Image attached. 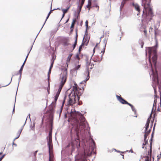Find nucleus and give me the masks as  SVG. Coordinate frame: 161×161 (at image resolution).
Segmentation results:
<instances>
[{
	"mask_svg": "<svg viewBox=\"0 0 161 161\" xmlns=\"http://www.w3.org/2000/svg\"><path fill=\"white\" fill-rule=\"evenodd\" d=\"M151 0H142V6L143 7V10L142 15L147 21L150 22L154 16L152 9L150 7V3ZM149 23V22H148Z\"/></svg>",
	"mask_w": 161,
	"mask_h": 161,
	"instance_id": "3",
	"label": "nucleus"
},
{
	"mask_svg": "<svg viewBox=\"0 0 161 161\" xmlns=\"http://www.w3.org/2000/svg\"><path fill=\"white\" fill-rule=\"evenodd\" d=\"M94 6L97 8V11H98L99 10V6L97 4H96L94 5Z\"/></svg>",
	"mask_w": 161,
	"mask_h": 161,
	"instance_id": "34",
	"label": "nucleus"
},
{
	"mask_svg": "<svg viewBox=\"0 0 161 161\" xmlns=\"http://www.w3.org/2000/svg\"><path fill=\"white\" fill-rule=\"evenodd\" d=\"M52 134V129H51L49 131L48 136L47 137V142L49 149V153H50V151L51 150H52L53 149Z\"/></svg>",
	"mask_w": 161,
	"mask_h": 161,
	"instance_id": "6",
	"label": "nucleus"
},
{
	"mask_svg": "<svg viewBox=\"0 0 161 161\" xmlns=\"http://www.w3.org/2000/svg\"><path fill=\"white\" fill-rule=\"evenodd\" d=\"M75 22H76V20L75 19H74L73 20L72 22H73V23H74Z\"/></svg>",
	"mask_w": 161,
	"mask_h": 161,
	"instance_id": "57",
	"label": "nucleus"
},
{
	"mask_svg": "<svg viewBox=\"0 0 161 161\" xmlns=\"http://www.w3.org/2000/svg\"><path fill=\"white\" fill-rule=\"evenodd\" d=\"M94 64L91 63L90 62H89L88 59H87L86 60V69H91L93 67L92 66H94Z\"/></svg>",
	"mask_w": 161,
	"mask_h": 161,
	"instance_id": "11",
	"label": "nucleus"
},
{
	"mask_svg": "<svg viewBox=\"0 0 161 161\" xmlns=\"http://www.w3.org/2000/svg\"><path fill=\"white\" fill-rule=\"evenodd\" d=\"M35 123H34L33 124V125H31L30 126V128L31 129L33 130H35Z\"/></svg>",
	"mask_w": 161,
	"mask_h": 161,
	"instance_id": "22",
	"label": "nucleus"
},
{
	"mask_svg": "<svg viewBox=\"0 0 161 161\" xmlns=\"http://www.w3.org/2000/svg\"><path fill=\"white\" fill-rule=\"evenodd\" d=\"M14 142H13V145H14L15 146V147H16L17 146V144H16V143H15Z\"/></svg>",
	"mask_w": 161,
	"mask_h": 161,
	"instance_id": "44",
	"label": "nucleus"
},
{
	"mask_svg": "<svg viewBox=\"0 0 161 161\" xmlns=\"http://www.w3.org/2000/svg\"><path fill=\"white\" fill-rule=\"evenodd\" d=\"M72 55V54H69L68 58H67V63H66V64L67 65V66H68V63H69L70 62V61L71 59V57Z\"/></svg>",
	"mask_w": 161,
	"mask_h": 161,
	"instance_id": "14",
	"label": "nucleus"
},
{
	"mask_svg": "<svg viewBox=\"0 0 161 161\" xmlns=\"http://www.w3.org/2000/svg\"><path fill=\"white\" fill-rule=\"evenodd\" d=\"M154 93H155V94H156V89H155L154 88Z\"/></svg>",
	"mask_w": 161,
	"mask_h": 161,
	"instance_id": "62",
	"label": "nucleus"
},
{
	"mask_svg": "<svg viewBox=\"0 0 161 161\" xmlns=\"http://www.w3.org/2000/svg\"><path fill=\"white\" fill-rule=\"evenodd\" d=\"M12 78H11L10 82L8 84H7V85H6V86H6L8 85L11 82L12 80Z\"/></svg>",
	"mask_w": 161,
	"mask_h": 161,
	"instance_id": "50",
	"label": "nucleus"
},
{
	"mask_svg": "<svg viewBox=\"0 0 161 161\" xmlns=\"http://www.w3.org/2000/svg\"><path fill=\"white\" fill-rule=\"evenodd\" d=\"M69 115V119H71L72 127L70 131V134L72 137H74L75 141L78 144H76L78 154L80 156L78 161H87L86 157L91 155L92 151L95 147V142L93 139L91 140V143L88 147H86V145L84 147V151L81 152L80 147V137L84 138L86 134L89 133V128L87 124L86 125L87 122L83 116L79 112L76 111L73 112L71 111Z\"/></svg>",
	"mask_w": 161,
	"mask_h": 161,
	"instance_id": "1",
	"label": "nucleus"
},
{
	"mask_svg": "<svg viewBox=\"0 0 161 161\" xmlns=\"http://www.w3.org/2000/svg\"><path fill=\"white\" fill-rule=\"evenodd\" d=\"M53 105H54V104H53V103H52V104H51V105H50V107L53 106V108H52V109L53 108Z\"/></svg>",
	"mask_w": 161,
	"mask_h": 161,
	"instance_id": "53",
	"label": "nucleus"
},
{
	"mask_svg": "<svg viewBox=\"0 0 161 161\" xmlns=\"http://www.w3.org/2000/svg\"><path fill=\"white\" fill-rule=\"evenodd\" d=\"M27 118L26 119V120L25 122V124H24V125H23V126L21 127V129H20L19 130H20L21 129H22V130L23 129V126L25 125V123H26V120H27Z\"/></svg>",
	"mask_w": 161,
	"mask_h": 161,
	"instance_id": "48",
	"label": "nucleus"
},
{
	"mask_svg": "<svg viewBox=\"0 0 161 161\" xmlns=\"http://www.w3.org/2000/svg\"><path fill=\"white\" fill-rule=\"evenodd\" d=\"M116 98L117 100L121 103L122 104H128L129 103H128L127 101L125 100L124 99H123L122 97H121V96H119L118 95H116Z\"/></svg>",
	"mask_w": 161,
	"mask_h": 161,
	"instance_id": "7",
	"label": "nucleus"
},
{
	"mask_svg": "<svg viewBox=\"0 0 161 161\" xmlns=\"http://www.w3.org/2000/svg\"><path fill=\"white\" fill-rule=\"evenodd\" d=\"M77 33L76 32V37H75V43H74V44H76L77 42Z\"/></svg>",
	"mask_w": 161,
	"mask_h": 161,
	"instance_id": "31",
	"label": "nucleus"
},
{
	"mask_svg": "<svg viewBox=\"0 0 161 161\" xmlns=\"http://www.w3.org/2000/svg\"><path fill=\"white\" fill-rule=\"evenodd\" d=\"M75 25V23H73V22H72V24L71 25V28H73Z\"/></svg>",
	"mask_w": 161,
	"mask_h": 161,
	"instance_id": "36",
	"label": "nucleus"
},
{
	"mask_svg": "<svg viewBox=\"0 0 161 161\" xmlns=\"http://www.w3.org/2000/svg\"><path fill=\"white\" fill-rule=\"evenodd\" d=\"M52 150H51V151H50V153H49V154H50V158H49V161H51V159H50V154H51V153L52 152Z\"/></svg>",
	"mask_w": 161,
	"mask_h": 161,
	"instance_id": "51",
	"label": "nucleus"
},
{
	"mask_svg": "<svg viewBox=\"0 0 161 161\" xmlns=\"http://www.w3.org/2000/svg\"><path fill=\"white\" fill-rule=\"evenodd\" d=\"M87 28H86V31H85V36L87 35Z\"/></svg>",
	"mask_w": 161,
	"mask_h": 161,
	"instance_id": "43",
	"label": "nucleus"
},
{
	"mask_svg": "<svg viewBox=\"0 0 161 161\" xmlns=\"http://www.w3.org/2000/svg\"><path fill=\"white\" fill-rule=\"evenodd\" d=\"M145 126H146V127H145V132H146L149 127V125L146 124Z\"/></svg>",
	"mask_w": 161,
	"mask_h": 161,
	"instance_id": "27",
	"label": "nucleus"
},
{
	"mask_svg": "<svg viewBox=\"0 0 161 161\" xmlns=\"http://www.w3.org/2000/svg\"><path fill=\"white\" fill-rule=\"evenodd\" d=\"M23 68V67H21V68L19 71V74L20 75H22V71Z\"/></svg>",
	"mask_w": 161,
	"mask_h": 161,
	"instance_id": "23",
	"label": "nucleus"
},
{
	"mask_svg": "<svg viewBox=\"0 0 161 161\" xmlns=\"http://www.w3.org/2000/svg\"><path fill=\"white\" fill-rule=\"evenodd\" d=\"M151 128H150L148 130H147L146 132L145 131V133L146 134H147V135H148L150 133L151 131Z\"/></svg>",
	"mask_w": 161,
	"mask_h": 161,
	"instance_id": "29",
	"label": "nucleus"
},
{
	"mask_svg": "<svg viewBox=\"0 0 161 161\" xmlns=\"http://www.w3.org/2000/svg\"><path fill=\"white\" fill-rule=\"evenodd\" d=\"M69 18L66 21L65 23H67V22H68L69 20Z\"/></svg>",
	"mask_w": 161,
	"mask_h": 161,
	"instance_id": "64",
	"label": "nucleus"
},
{
	"mask_svg": "<svg viewBox=\"0 0 161 161\" xmlns=\"http://www.w3.org/2000/svg\"><path fill=\"white\" fill-rule=\"evenodd\" d=\"M47 92H48V94H49V89H47Z\"/></svg>",
	"mask_w": 161,
	"mask_h": 161,
	"instance_id": "61",
	"label": "nucleus"
},
{
	"mask_svg": "<svg viewBox=\"0 0 161 161\" xmlns=\"http://www.w3.org/2000/svg\"><path fill=\"white\" fill-rule=\"evenodd\" d=\"M84 1H81V2L80 3V5L81 6H82L83 5V4H84Z\"/></svg>",
	"mask_w": 161,
	"mask_h": 161,
	"instance_id": "33",
	"label": "nucleus"
},
{
	"mask_svg": "<svg viewBox=\"0 0 161 161\" xmlns=\"http://www.w3.org/2000/svg\"><path fill=\"white\" fill-rule=\"evenodd\" d=\"M143 31H144V34L145 35H146L147 34V30L145 29H144Z\"/></svg>",
	"mask_w": 161,
	"mask_h": 161,
	"instance_id": "41",
	"label": "nucleus"
},
{
	"mask_svg": "<svg viewBox=\"0 0 161 161\" xmlns=\"http://www.w3.org/2000/svg\"><path fill=\"white\" fill-rule=\"evenodd\" d=\"M148 135L147 134H146L145 133L144 134V142L143 143V145H145L146 144H147V136Z\"/></svg>",
	"mask_w": 161,
	"mask_h": 161,
	"instance_id": "13",
	"label": "nucleus"
},
{
	"mask_svg": "<svg viewBox=\"0 0 161 161\" xmlns=\"http://www.w3.org/2000/svg\"><path fill=\"white\" fill-rule=\"evenodd\" d=\"M53 63H54V60L52 62V63H51V65L50 67V69H52V68L53 67Z\"/></svg>",
	"mask_w": 161,
	"mask_h": 161,
	"instance_id": "32",
	"label": "nucleus"
},
{
	"mask_svg": "<svg viewBox=\"0 0 161 161\" xmlns=\"http://www.w3.org/2000/svg\"><path fill=\"white\" fill-rule=\"evenodd\" d=\"M93 61L94 62H100L101 61V60H100L97 58L94 60Z\"/></svg>",
	"mask_w": 161,
	"mask_h": 161,
	"instance_id": "30",
	"label": "nucleus"
},
{
	"mask_svg": "<svg viewBox=\"0 0 161 161\" xmlns=\"http://www.w3.org/2000/svg\"><path fill=\"white\" fill-rule=\"evenodd\" d=\"M73 89L69 95V103L70 105L75 103L76 101H78L79 99V97L77 94V88L76 84L75 86H73Z\"/></svg>",
	"mask_w": 161,
	"mask_h": 161,
	"instance_id": "4",
	"label": "nucleus"
},
{
	"mask_svg": "<svg viewBox=\"0 0 161 161\" xmlns=\"http://www.w3.org/2000/svg\"><path fill=\"white\" fill-rule=\"evenodd\" d=\"M85 37V36H84L83 37V41H82V42L81 44L79 47V52H80V51H81V49H82V46L84 45V41Z\"/></svg>",
	"mask_w": 161,
	"mask_h": 161,
	"instance_id": "16",
	"label": "nucleus"
},
{
	"mask_svg": "<svg viewBox=\"0 0 161 161\" xmlns=\"http://www.w3.org/2000/svg\"><path fill=\"white\" fill-rule=\"evenodd\" d=\"M67 75V71L66 69H65L63 71L60 75V84L57 92L60 93L62 88L66 81Z\"/></svg>",
	"mask_w": 161,
	"mask_h": 161,
	"instance_id": "5",
	"label": "nucleus"
},
{
	"mask_svg": "<svg viewBox=\"0 0 161 161\" xmlns=\"http://www.w3.org/2000/svg\"><path fill=\"white\" fill-rule=\"evenodd\" d=\"M64 45L65 46H67L69 45L68 41L67 40L63 42Z\"/></svg>",
	"mask_w": 161,
	"mask_h": 161,
	"instance_id": "21",
	"label": "nucleus"
},
{
	"mask_svg": "<svg viewBox=\"0 0 161 161\" xmlns=\"http://www.w3.org/2000/svg\"><path fill=\"white\" fill-rule=\"evenodd\" d=\"M14 107H15V105L14 106V108H13V112H12L13 113H14Z\"/></svg>",
	"mask_w": 161,
	"mask_h": 161,
	"instance_id": "54",
	"label": "nucleus"
},
{
	"mask_svg": "<svg viewBox=\"0 0 161 161\" xmlns=\"http://www.w3.org/2000/svg\"><path fill=\"white\" fill-rule=\"evenodd\" d=\"M37 151H36L34 152V156H36V153H37Z\"/></svg>",
	"mask_w": 161,
	"mask_h": 161,
	"instance_id": "49",
	"label": "nucleus"
},
{
	"mask_svg": "<svg viewBox=\"0 0 161 161\" xmlns=\"http://www.w3.org/2000/svg\"><path fill=\"white\" fill-rule=\"evenodd\" d=\"M62 11H63V13H64V14H65V13H66L68 11V10L66 9H62Z\"/></svg>",
	"mask_w": 161,
	"mask_h": 161,
	"instance_id": "26",
	"label": "nucleus"
},
{
	"mask_svg": "<svg viewBox=\"0 0 161 161\" xmlns=\"http://www.w3.org/2000/svg\"><path fill=\"white\" fill-rule=\"evenodd\" d=\"M76 58L78 59L79 60L80 59V58L78 54H77L76 56Z\"/></svg>",
	"mask_w": 161,
	"mask_h": 161,
	"instance_id": "39",
	"label": "nucleus"
},
{
	"mask_svg": "<svg viewBox=\"0 0 161 161\" xmlns=\"http://www.w3.org/2000/svg\"><path fill=\"white\" fill-rule=\"evenodd\" d=\"M157 46V43H156V45L153 47H147L146 48V54L147 53L149 55V60L151 66L152 72L151 76H152V79L156 83L158 84L159 80L158 79V75L157 71H154L152 67V64L151 62L150 58L153 55L152 58L153 64L155 69L156 68L157 59V56L156 48Z\"/></svg>",
	"mask_w": 161,
	"mask_h": 161,
	"instance_id": "2",
	"label": "nucleus"
},
{
	"mask_svg": "<svg viewBox=\"0 0 161 161\" xmlns=\"http://www.w3.org/2000/svg\"><path fill=\"white\" fill-rule=\"evenodd\" d=\"M80 64H78L77 65L76 64H75V67L71 71V72L72 73V72H73L74 73V75H76L77 73V70L80 68Z\"/></svg>",
	"mask_w": 161,
	"mask_h": 161,
	"instance_id": "9",
	"label": "nucleus"
},
{
	"mask_svg": "<svg viewBox=\"0 0 161 161\" xmlns=\"http://www.w3.org/2000/svg\"><path fill=\"white\" fill-rule=\"evenodd\" d=\"M82 7V6L80 5V3H79L77 8L79 9V12L81 11Z\"/></svg>",
	"mask_w": 161,
	"mask_h": 161,
	"instance_id": "24",
	"label": "nucleus"
},
{
	"mask_svg": "<svg viewBox=\"0 0 161 161\" xmlns=\"http://www.w3.org/2000/svg\"><path fill=\"white\" fill-rule=\"evenodd\" d=\"M150 121V118H148L147 120V122H146V124L149 125Z\"/></svg>",
	"mask_w": 161,
	"mask_h": 161,
	"instance_id": "28",
	"label": "nucleus"
},
{
	"mask_svg": "<svg viewBox=\"0 0 161 161\" xmlns=\"http://www.w3.org/2000/svg\"><path fill=\"white\" fill-rule=\"evenodd\" d=\"M76 44H74L73 45V49H74V48H75V47H76Z\"/></svg>",
	"mask_w": 161,
	"mask_h": 161,
	"instance_id": "47",
	"label": "nucleus"
},
{
	"mask_svg": "<svg viewBox=\"0 0 161 161\" xmlns=\"http://www.w3.org/2000/svg\"><path fill=\"white\" fill-rule=\"evenodd\" d=\"M114 150H115V151H116L117 152H118V153H119V152H121V153H123V152H120V151H117V150H116V149H114Z\"/></svg>",
	"mask_w": 161,
	"mask_h": 161,
	"instance_id": "46",
	"label": "nucleus"
},
{
	"mask_svg": "<svg viewBox=\"0 0 161 161\" xmlns=\"http://www.w3.org/2000/svg\"><path fill=\"white\" fill-rule=\"evenodd\" d=\"M141 47L142 48H143V44H144L143 42H141Z\"/></svg>",
	"mask_w": 161,
	"mask_h": 161,
	"instance_id": "40",
	"label": "nucleus"
},
{
	"mask_svg": "<svg viewBox=\"0 0 161 161\" xmlns=\"http://www.w3.org/2000/svg\"><path fill=\"white\" fill-rule=\"evenodd\" d=\"M58 98V97H55L54 101L55 102L57 101Z\"/></svg>",
	"mask_w": 161,
	"mask_h": 161,
	"instance_id": "45",
	"label": "nucleus"
},
{
	"mask_svg": "<svg viewBox=\"0 0 161 161\" xmlns=\"http://www.w3.org/2000/svg\"><path fill=\"white\" fill-rule=\"evenodd\" d=\"M52 3H51V10L49 12L47 18H46V19L45 20V21L44 22V24L42 26V28H41V30H40L39 32L38 33V34L36 36L37 37L38 36V34L40 32V31H41V30H42V28H43V27L44 24H45L47 19H48L50 14H51V13H52V12L53 11H54V10H56V9H53V10H52L51 9V8H52Z\"/></svg>",
	"mask_w": 161,
	"mask_h": 161,
	"instance_id": "10",
	"label": "nucleus"
},
{
	"mask_svg": "<svg viewBox=\"0 0 161 161\" xmlns=\"http://www.w3.org/2000/svg\"><path fill=\"white\" fill-rule=\"evenodd\" d=\"M28 116H29V119H30V120H31V118H30V114H28Z\"/></svg>",
	"mask_w": 161,
	"mask_h": 161,
	"instance_id": "55",
	"label": "nucleus"
},
{
	"mask_svg": "<svg viewBox=\"0 0 161 161\" xmlns=\"http://www.w3.org/2000/svg\"><path fill=\"white\" fill-rule=\"evenodd\" d=\"M107 40H106L105 38L103 40V43L104 44V51H103V53H104L105 52V47L107 44Z\"/></svg>",
	"mask_w": 161,
	"mask_h": 161,
	"instance_id": "17",
	"label": "nucleus"
},
{
	"mask_svg": "<svg viewBox=\"0 0 161 161\" xmlns=\"http://www.w3.org/2000/svg\"><path fill=\"white\" fill-rule=\"evenodd\" d=\"M80 12H79V10H78V14L77 17H78L79 16V14H80Z\"/></svg>",
	"mask_w": 161,
	"mask_h": 161,
	"instance_id": "52",
	"label": "nucleus"
},
{
	"mask_svg": "<svg viewBox=\"0 0 161 161\" xmlns=\"http://www.w3.org/2000/svg\"><path fill=\"white\" fill-rule=\"evenodd\" d=\"M103 55L102 54V56H101V60H101V61L102 60V59H103Z\"/></svg>",
	"mask_w": 161,
	"mask_h": 161,
	"instance_id": "59",
	"label": "nucleus"
},
{
	"mask_svg": "<svg viewBox=\"0 0 161 161\" xmlns=\"http://www.w3.org/2000/svg\"><path fill=\"white\" fill-rule=\"evenodd\" d=\"M132 5L135 9L138 12H139L140 11V8L139 5L136 3H132Z\"/></svg>",
	"mask_w": 161,
	"mask_h": 161,
	"instance_id": "12",
	"label": "nucleus"
},
{
	"mask_svg": "<svg viewBox=\"0 0 161 161\" xmlns=\"http://www.w3.org/2000/svg\"><path fill=\"white\" fill-rule=\"evenodd\" d=\"M70 6H69V7H68L66 8V9H67L68 10H69V8H70Z\"/></svg>",
	"mask_w": 161,
	"mask_h": 161,
	"instance_id": "56",
	"label": "nucleus"
},
{
	"mask_svg": "<svg viewBox=\"0 0 161 161\" xmlns=\"http://www.w3.org/2000/svg\"><path fill=\"white\" fill-rule=\"evenodd\" d=\"M64 14H64V13H63V14L62 15V17L61 19L64 17Z\"/></svg>",
	"mask_w": 161,
	"mask_h": 161,
	"instance_id": "60",
	"label": "nucleus"
},
{
	"mask_svg": "<svg viewBox=\"0 0 161 161\" xmlns=\"http://www.w3.org/2000/svg\"><path fill=\"white\" fill-rule=\"evenodd\" d=\"M128 105H129L131 107V109H132V110L134 112L135 114H136V109H135L134 107L133 106V105L129 103H128Z\"/></svg>",
	"mask_w": 161,
	"mask_h": 161,
	"instance_id": "15",
	"label": "nucleus"
},
{
	"mask_svg": "<svg viewBox=\"0 0 161 161\" xmlns=\"http://www.w3.org/2000/svg\"><path fill=\"white\" fill-rule=\"evenodd\" d=\"M89 69H86V71H85L84 75H85L86 76V79H85L84 80H83L80 83V84H84V83H85L86 82V81L88 80L89 78Z\"/></svg>",
	"mask_w": 161,
	"mask_h": 161,
	"instance_id": "8",
	"label": "nucleus"
},
{
	"mask_svg": "<svg viewBox=\"0 0 161 161\" xmlns=\"http://www.w3.org/2000/svg\"><path fill=\"white\" fill-rule=\"evenodd\" d=\"M91 5H90V4H88V5H87V8H89V6H91Z\"/></svg>",
	"mask_w": 161,
	"mask_h": 161,
	"instance_id": "63",
	"label": "nucleus"
},
{
	"mask_svg": "<svg viewBox=\"0 0 161 161\" xmlns=\"http://www.w3.org/2000/svg\"><path fill=\"white\" fill-rule=\"evenodd\" d=\"M51 69H50V68H49V71H48V75H49V74H50V73H51Z\"/></svg>",
	"mask_w": 161,
	"mask_h": 161,
	"instance_id": "42",
	"label": "nucleus"
},
{
	"mask_svg": "<svg viewBox=\"0 0 161 161\" xmlns=\"http://www.w3.org/2000/svg\"><path fill=\"white\" fill-rule=\"evenodd\" d=\"M24 65H25V63H23V64H22V65L21 66V67H24Z\"/></svg>",
	"mask_w": 161,
	"mask_h": 161,
	"instance_id": "58",
	"label": "nucleus"
},
{
	"mask_svg": "<svg viewBox=\"0 0 161 161\" xmlns=\"http://www.w3.org/2000/svg\"><path fill=\"white\" fill-rule=\"evenodd\" d=\"M21 75H20L19 77L18 78V86H17V92H16V94H17V90H18V86H19V82H20V80H21Z\"/></svg>",
	"mask_w": 161,
	"mask_h": 161,
	"instance_id": "20",
	"label": "nucleus"
},
{
	"mask_svg": "<svg viewBox=\"0 0 161 161\" xmlns=\"http://www.w3.org/2000/svg\"><path fill=\"white\" fill-rule=\"evenodd\" d=\"M88 4H90V5H91V0H88Z\"/></svg>",
	"mask_w": 161,
	"mask_h": 161,
	"instance_id": "38",
	"label": "nucleus"
},
{
	"mask_svg": "<svg viewBox=\"0 0 161 161\" xmlns=\"http://www.w3.org/2000/svg\"><path fill=\"white\" fill-rule=\"evenodd\" d=\"M88 21L87 20H86V21L85 24H86V28H87V29H88Z\"/></svg>",
	"mask_w": 161,
	"mask_h": 161,
	"instance_id": "25",
	"label": "nucleus"
},
{
	"mask_svg": "<svg viewBox=\"0 0 161 161\" xmlns=\"http://www.w3.org/2000/svg\"><path fill=\"white\" fill-rule=\"evenodd\" d=\"M5 154H3L1 158H0V161H1L3 158L5 156Z\"/></svg>",
	"mask_w": 161,
	"mask_h": 161,
	"instance_id": "35",
	"label": "nucleus"
},
{
	"mask_svg": "<svg viewBox=\"0 0 161 161\" xmlns=\"http://www.w3.org/2000/svg\"><path fill=\"white\" fill-rule=\"evenodd\" d=\"M36 38H35V40H34V42H33V43H34V42H35V40H36ZM33 44L32 45V46H31V49H30V51L28 53V54H27V56H26V58H25V61H26V60L27 59V57H28V55H29V53H30V52L31 51V49H32V47H33Z\"/></svg>",
	"mask_w": 161,
	"mask_h": 161,
	"instance_id": "19",
	"label": "nucleus"
},
{
	"mask_svg": "<svg viewBox=\"0 0 161 161\" xmlns=\"http://www.w3.org/2000/svg\"><path fill=\"white\" fill-rule=\"evenodd\" d=\"M22 129H21L20 130H19V131H18V134H19V136H16V137H15L13 140V142H14L15 141V140L17 139V138H18L20 136V134L22 132Z\"/></svg>",
	"mask_w": 161,
	"mask_h": 161,
	"instance_id": "18",
	"label": "nucleus"
},
{
	"mask_svg": "<svg viewBox=\"0 0 161 161\" xmlns=\"http://www.w3.org/2000/svg\"><path fill=\"white\" fill-rule=\"evenodd\" d=\"M59 94H60V93H59L57 92V93L55 97L58 98Z\"/></svg>",
	"mask_w": 161,
	"mask_h": 161,
	"instance_id": "37",
	"label": "nucleus"
}]
</instances>
